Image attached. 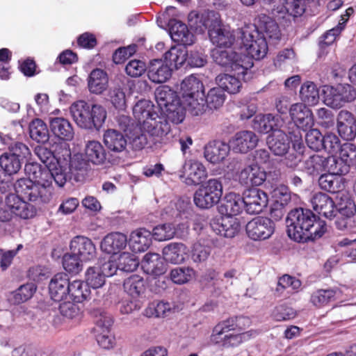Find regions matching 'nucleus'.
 <instances>
[{"label": "nucleus", "instance_id": "680f3d73", "mask_svg": "<svg viewBox=\"0 0 356 356\" xmlns=\"http://www.w3.org/2000/svg\"><path fill=\"white\" fill-rule=\"evenodd\" d=\"M207 106L211 109H218L225 102V95L223 89L219 87L211 88L205 97Z\"/></svg>", "mask_w": 356, "mask_h": 356}, {"label": "nucleus", "instance_id": "a18cd8bd", "mask_svg": "<svg viewBox=\"0 0 356 356\" xmlns=\"http://www.w3.org/2000/svg\"><path fill=\"white\" fill-rule=\"evenodd\" d=\"M181 97L200 95L202 97L204 86L202 83L195 76L185 78L181 83Z\"/></svg>", "mask_w": 356, "mask_h": 356}, {"label": "nucleus", "instance_id": "58836bf2", "mask_svg": "<svg viewBox=\"0 0 356 356\" xmlns=\"http://www.w3.org/2000/svg\"><path fill=\"white\" fill-rule=\"evenodd\" d=\"M186 248L181 243H171L163 249V259L173 264H181L184 261Z\"/></svg>", "mask_w": 356, "mask_h": 356}, {"label": "nucleus", "instance_id": "774afa93", "mask_svg": "<svg viewBox=\"0 0 356 356\" xmlns=\"http://www.w3.org/2000/svg\"><path fill=\"white\" fill-rule=\"evenodd\" d=\"M205 15L206 10L202 13L195 10L191 11L188 16V22L191 29L197 33H203L206 31L204 25Z\"/></svg>", "mask_w": 356, "mask_h": 356}, {"label": "nucleus", "instance_id": "f704fd0d", "mask_svg": "<svg viewBox=\"0 0 356 356\" xmlns=\"http://www.w3.org/2000/svg\"><path fill=\"white\" fill-rule=\"evenodd\" d=\"M108 78L106 72L97 68L93 70L88 78V87L90 92L102 94L108 87Z\"/></svg>", "mask_w": 356, "mask_h": 356}, {"label": "nucleus", "instance_id": "7c9ffc66", "mask_svg": "<svg viewBox=\"0 0 356 356\" xmlns=\"http://www.w3.org/2000/svg\"><path fill=\"white\" fill-rule=\"evenodd\" d=\"M133 114L138 120L140 127H144V124L150 119L157 118L159 115L155 111L154 105L147 99L138 101L133 108Z\"/></svg>", "mask_w": 356, "mask_h": 356}, {"label": "nucleus", "instance_id": "f257e3e1", "mask_svg": "<svg viewBox=\"0 0 356 356\" xmlns=\"http://www.w3.org/2000/svg\"><path fill=\"white\" fill-rule=\"evenodd\" d=\"M280 31L276 22L266 14H259L254 19L252 31L250 28L237 31V36L241 40L240 46L244 49L242 52L251 60L263 58L268 51L267 39L270 41H278L280 39Z\"/></svg>", "mask_w": 356, "mask_h": 356}, {"label": "nucleus", "instance_id": "cd10ccee", "mask_svg": "<svg viewBox=\"0 0 356 356\" xmlns=\"http://www.w3.org/2000/svg\"><path fill=\"white\" fill-rule=\"evenodd\" d=\"M152 238V232L145 228H140L131 233L129 243L132 251L142 252L149 248Z\"/></svg>", "mask_w": 356, "mask_h": 356}, {"label": "nucleus", "instance_id": "f03ea898", "mask_svg": "<svg viewBox=\"0 0 356 356\" xmlns=\"http://www.w3.org/2000/svg\"><path fill=\"white\" fill-rule=\"evenodd\" d=\"M286 223L289 237L297 242L316 240L327 231L325 221L321 220L310 209L301 207L288 213Z\"/></svg>", "mask_w": 356, "mask_h": 356}, {"label": "nucleus", "instance_id": "e433bc0d", "mask_svg": "<svg viewBox=\"0 0 356 356\" xmlns=\"http://www.w3.org/2000/svg\"><path fill=\"white\" fill-rule=\"evenodd\" d=\"M88 168L89 164L88 161L80 154H74L72 156V160L67 165V170L76 182L83 181Z\"/></svg>", "mask_w": 356, "mask_h": 356}, {"label": "nucleus", "instance_id": "393cba45", "mask_svg": "<svg viewBox=\"0 0 356 356\" xmlns=\"http://www.w3.org/2000/svg\"><path fill=\"white\" fill-rule=\"evenodd\" d=\"M127 241L125 234L121 232H111L102 239L101 250L110 254H116L126 248Z\"/></svg>", "mask_w": 356, "mask_h": 356}, {"label": "nucleus", "instance_id": "de8ad7c7", "mask_svg": "<svg viewBox=\"0 0 356 356\" xmlns=\"http://www.w3.org/2000/svg\"><path fill=\"white\" fill-rule=\"evenodd\" d=\"M300 97L304 104L314 106L319 101L318 90L314 82H305L300 90Z\"/></svg>", "mask_w": 356, "mask_h": 356}, {"label": "nucleus", "instance_id": "7ed1b4c3", "mask_svg": "<svg viewBox=\"0 0 356 356\" xmlns=\"http://www.w3.org/2000/svg\"><path fill=\"white\" fill-rule=\"evenodd\" d=\"M72 118L81 128L99 130L106 118V109L101 105L90 106L85 101H77L70 107Z\"/></svg>", "mask_w": 356, "mask_h": 356}, {"label": "nucleus", "instance_id": "338daca9", "mask_svg": "<svg viewBox=\"0 0 356 356\" xmlns=\"http://www.w3.org/2000/svg\"><path fill=\"white\" fill-rule=\"evenodd\" d=\"M36 291L35 284L31 282L20 286L13 294L15 303L19 304L29 300Z\"/></svg>", "mask_w": 356, "mask_h": 356}, {"label": "nucleus", "instance_id": "09e8293b", "mask_svg": "<svg viewBox=\"0 0 356 356\" xmlns=\"http://www.w3.org/2000/svg\"><path fill=\"white\" fill-rule=\"evenodd\" d=\"M90 295V290L86 283L81 280L70 282L69 293L72 299L76 302H82Z\"/></svg>", "mask_w": 356, "mask_h": 356}, {"label": "nucleus", "instance_id": "aec40b11", "mask_svg": "<svg viewBox=\"0 0 356 356\" xmlns=\"http://www.w3.org/2000/svg\"><path fill=\"white\" fill-rule=\"evenodd\" d=\"M289 135L282 129H275L266 138V143L273 154L283 156L290 148Z\"/></svg>", "mask_w": 356, "mask_h": 356}, {"label": "nucleus", "instance_id": "ddd939ff", "mask_svg": "<svg viewBox=\"0 0 356 356\" xmlns=\"http://www.w3.org/2000/svg\"><path fill=\"white\" fill-rule=\"evenodd\" d=\"M259 142L258 136L253 131L243 130L236 132L229 140V146L236 153L246 154L255 148Z\"/></svg>", "mask_w": 356, "mask_h": 356}, {"label": "nucleus", "instance_id": "a878e982", "mask_svg": "<svg viewBox=\"0 0 356 356\" xmlns=\"http://www.w3.org/2000/svg\"><path fill=\"white\" fill-rule=\"evenodd\" d=\"M70 281L64 273L54 275L49 284V294L52 300L60 302L67 298L69 293Z\"/></svg>", "mask_w": 356, "mask_h": 356}, {"label": "nucleus", "instance_id": "0eeeda50", "mask_svg": "<svg viewBox=\"0 0 356 356\" xmlns=\"http://www.w3.org/2000/svg\"><path fill=\"white\" fill-rule=\"evenodd\" d=\"M323 92L324 103L333 108H339L356 98V90L349 84H339L336 87L326 86Z\"/></svg>", "mask_w": 356, "mask_h": 356}, {"label": "nucleus", "instance_id": "72a5a7b5", "mask_svg": "<svg viewBox=\"0 0 356 356\" xmlns=\"http://www.w3.org/2000/svg\"><path fill=\"white\" fill-rule=\"evenodd\" d=\"M209 38L218 48H229L236 41V33L234 31L222 26L216 31H211Z\"/></svg>", "mask_w": 356, "mask_h": 356}, {"label": "nucleus", "instance_id": "4d7b16f0", "mask_svg": "<svg viewBox=\"0 0 356 356\" xmlns=\"http://www.w3.org/2000/svg\"><path fill=\"white\" fill-rule=\"evenodd\" d=\"M195 271L191 267H177L171 270L170 279L177 284H183L191 280Z\"/></svg>", "mask_w": 356, "mask_h": 356}, {"label": "nucleus", "instance_id": "c9c22d12", "mask_svg": "<svg viewBox=\"0 0 356 356\" xmlns=\"http://www.w3.org/2000/svg\"><path fill=\"white\" fill-rule=\"evenodd\" d=\"M155 99L159 106L162 110H165L170 107V106L180 102L176 92L168 86H161L156 89Z\"/></svg>", "mask_w": 356, "mask_h": 356}, {"label": "nucleus", "instance_id": "69168bd1", "mask_svg": "<svg viewBox=\"0 0 356 356\" xmlns=\"http://www.w3.org/2000/svg\"><path fill=\"white\" fill-rule=\"evenodd\" d=\"M83 261V259H81L80 257L71 252V253H67L63 256V266L66 271L76 274L82 270Z\"/></svg>", "mask_w": 356, "mask_h": 356}, {"label": "nucleus", "instance_id": "412c9836", "mask_svg": "<svg viewBox=\"0 0 356 356\" xmlns=\"http://www.w3.org/2000/svg\"><path fill=\"white\" fill-rule=\"evenodd\" d=\"M230 146L221 140H212L204 147L205 159L211 163L216 164L222 161L228 155Z\"/></svg>", "mask_w": 356, "mask_h": 356}, {"label": "nucleus", "instance_id": "bf43d9fd", "mask_svg": "<svg viewBox=\"0 0 356 356\" xmlns=\"http://www.w3.org/2000/svg\"><path fill=\"white\" fill-rule=\"evenodd\" d=\"M96 332H109L113 323V317L105 311L97 309L94 312Z\"/></svg>", "mask_w": 356, "mask_h": 356}, {"label": "nucleus", "instance_id": "1a4fd4ad", "mask_svg": "<svg viewBox=\"0 0 356 356\" xmlns=\"http://www.w3.org/2000/svg\"><path fill=\"white\" fill-rule=\"evenodd\" d=\"M289 111L293 123L289 124L288 130H295V127H297L306 131L314 124L313 113L305 104H293Z\"/></svg>", "mask_w": 356, "mask_h": 356}, {"label": "nucleus", "instance_id": "f3484780", "mask_svg": "<svg viewBox=\"0 0 356 356\" xmlns=\"http://www.w3.org/2000/svg\"><path fill=\"white\" fill-rule=\"evenodd\" d=\"M238 180L243 186H260L266 179V174L257 163L244 167L237 175Z\"/></svg>", "mask_w": 356, "mask_h": 356}, {"label": "nucleus", "instance_id": "0e129e2a", "mask_svg": "<svg viewBox=\"0 0 356 356\" xmlns=\"http://www.w3.org/2000/svg\"><path fill=\"white\" fill-rule=\"evenodd\" d=\"M137 257L129 252H122L118 258L119 270L124 272H133L138 266Z\"/></svg>", "mask_w": 356, "mask_h": 356}, {"label": "nucleus", "instance_id": "6ab92c4d", "mask_svg": "<svg viewBox=\"0 0 356 356\" xmlns=\"http://www.w3.org/2000/svg\"><path fill=\"white\" fill-rule=\"evenodd\" d=\"M310 202L314 210L325 218L331 220L337 216V208L332 198L328 195L316 193L313 195Z\"/></svg>", "mask_w": 356, "mask_h": 356}, {"label": "nucleus", "instance_id": "a211bd4d", "mask_svg": "<svg viewBox=\"0 0 356 356\" xmlns=\"http://www.w3.org/2000/svg\"><path fill=\"white\" fill-rule=\"evenodd\" d=\"M70 250L83 261H90L97 255V249L93 242L83 236H76L72 239Z\"/></svg>", "mask_w": 356, "mask_h": 356}, {"label": "nucleus", "instance_id": "423d86ee", "mask_svg": "<svg viewBox=\"0 0 356 356\" xmlns=\"http://www.w3.org/2000/svg\"><path fill=\"white\" fill-rule=\"evenodd\" d=\"M222 195V185L217 179L203 183L194 194V202L200 209H209L218 204Z\"/></svg>", "mask_w": 356, "mask_h": 356}, {"label": "nucleus", "instance_id": "2eb2a0df", "mask_svg": "<svg viewBox=\"0 0 356 356\" xmlns=\"http://www.w3.org/2000/svg\"><path fill=\"white\" fill-rule=\"evenodd\" d=\"M339 135L345 140H353L356 137V118L347 110H341L337 117Z\"/></svg>", "mask_w": 356, "mask_h": 356}, {"label": "nucleus", "instance_id": "864d4df0", "mask_svg": "<svg viewBox=\"0 0 356 356\" xmlns=\"http://www.w3.org/2000/svg\"><path fill=\"white\" fill-rule=\"evenodd\" d=\"M146 134L143 127H136L135 129L127 136L129 140V145L133 150H141L147 145L148 138Z\"/></svg>", "mask_w": 356, "mask_h": 356}, {"label": "nucleus", "instance_id": "79ce46f5", "mask_svg": "<svg viewBox=\"0 0 356 356\" xmlns=\"http://www.w3.org/2000/svg\"><path fill=\"white\" fill-rule=\"evenodd\" d=\"M343 179L341 177L328 173L323 174L318 178L319 187L327 192L336 193L344 188Z\"/></svg>", "mask_w": 356, "mask_h": 356}, {"label": "nucleus", "instance_id": "4c0bfd02", "mask_svg": "<svg viewBox=\"0 0 356 356\" xmlns=\"http://www.w3.org/2000/svg\"><path fill=\"white\" fill-rule=\"evenodd\" d=\"M204 92H202V97L200 95L184 96L181 97V104L184 105L186 111H188L193 115H202L206 109L207 104L205 101Z\"/></svg>", "mask_w": 356, "mask_h": 356}, {"label": "nucleus", "instance_id": "6e6552de", "mask_svg": "<svg viewBox=\"0 0 356 356\" xmlns=\"http://www.w3.org/2000/svg\"><path fill=\"white\" fill-rule=\"evenodd\" d=\"M189 225L187 222H165L154 227L152 231L153 238L165 241L173 238L184 239L188 234Z\"/></svg>", "mask_w": 356, "mask_h": 356}, {"label": "nucleus", "instance_id": "dca6fc26", "mask_svg": "<svg viewBox=\"0 0 356 356\" xmlns=\"http://www.w3.org/2000/svg\"><path fill=\"white\" fill-rule=\"evenodd\" d=\"M26 200L17 193L10 194L6 197V203L14 214L23 219H29L35 216L36 209Z\"/></svg>", "mask_w": 356, "mask_h": 356}, {"label": "nucleus", "instance_id": "39448f33", "mask_svg": "<svg viewBox=\"0 0 356 356\" xmlns=\"http://www.w3.org/2000/svg\"><path fill=\"white\" fill-rule=\"evenodd\" d=\"M14 188L17 194L35 204L47 203L51 198L52 193L47 184H38L31 179H17L14 184Z\"/></svg>", "mask_w": 356, "mask_h": 356}, {"label": "nucleus", "instance_id": "e2e57ef3", "mask_svg": "<svg viewBox=\"0 0 356 356\" xmlns=\"http://www.w3.org/2000/svg\"><path fill=\"white\" fill-rule=\"evenodd\" d=\"M328 171L340 177L341 175L347 174L350 170V167L343 160L340 158L330 157L326 161Z\"/></svg>", "mask_w": 356, "mask_h": 356}, {"label": "nucleus", "instance_id": "4468645a", "mask_svg": "<svg viewBox=\"0 0 356 356\" xmlns=\"http://www.w3.org/2000/svg\"><path fill=\"white\" fill-rule=\"evenodd\" d=\"M244 207L250 214H258L263 211L268 204V195L261 189L250 188L243 193Z\"/></svg>", "mask_w": 356, "mask_h": 356}, {"label": "nucleus", "instance_id": "9d476101", "mask_svg": "<svg viewBox=\"0 0 356 356\" xmlns=\"http://www.w3.org/2000/svg\"><path fill=\"white\" fill-rule=\"evenodd\" d=\"M248 236L253 241H264L269 238L275 231L273 221L266 217H256L245 226Z\"/></svg>", "mask_w": 356, "mask_h": 356}, {"label": "nucleus", "instance_id": "c03bdc74", "mask_svg": "<svg viewBox=\"0 0 356 356\" xmlns=\"http://www.w3.org/2000/svg\"><path fill=\"white\" fill-rule=\"evenodd\" d=\"M24 171L26 175L29 176L28 179H31L33 181H37L38 184H44L48 181L47 178H50V170L46 168H42L37 163H28L24 166Z\"/></svg>", "mask_w": 356, "mask_h": 356}, {"label": "nucleus", "instance_id": "603ef678", "mask_svg": "<svg viewBox=\"0 0 356 356\" xmlns=\"http://www.w3.org/2000/svg\"><path fill=\"white\" fill-rule=\"evenodd\" d=\"M234 73V75L223 74L218 76L219 88L223 89V92H228L230 94H236L239 92L241 87V83L239 80L240 78L243 79L242 76H238Z\"/></svg>", "mask_w": 356, "mask_h": 356}, {"label": "nucleus", "instance_id": "473e14b6", "mask_svg": "<svg viewBox=\"0 0 356 356\" xmlns=\"http://www.w3.org/2000/svg\"><path fill=\"white\" fill-rule=\"evenodd\" d=\"M104 143L108 150L119 153L126 149L127 141L120 131L110 129L104 134Z\"/></svg>", "mask_w": 356, "mask_h": 356}, {"label": "nucleus", "instance_id": "052dcab7", "mask_svg": "<svg viewBox=\"0 0 356 356\" xmlns=\"http://www.w3.org/2000/svg\"><path fill=\"white\" fill-rule=\"evenodd\" d=\"M325 157L314 154L305 161L304 168L308 174L317 175L325 169Z\"/></svg>", "mask_w": 356, "mask_h": 356}, {"label": "nucleus", "instance_id": "8fccbe9b", "mask_svg": "<svg viewBox=\"0 0 356 356\" xmlns=\"http://www.w3.org/2000/svg\"><path fill=\"white\" fill-rule=\"evenodd\" d=\"M276 126L275 117L272 114L258 115L253 120V128L260 133L273 132L277 129Z\"/></svg>", "mask_w": 356, "mask_h": 356}, {"label": "nucleus", "instance_id": "6e6d98bb", "mask_svg": "<svg viewBox=\"0 0 356 356\" xmlns=\"http://www.w3.org/2000/svg\"><path fill=\"white\" fill-rule=\"evenodd\" d=\"M22 162L19 159L10 155L7 152L0 156V166L3 171L13 175L18 172L22 167Z\"/></svg>", "mask_w": 356, "mask_h": 356}, {"label": "nucleus", "instance_id": "a19ab883", "mask_svg": "<svg viewBox=\"0 0 356 356\" xmlns=\"http://www.w3.org/2000/svg\"><path fill=\"white\" fill-rule=\"evenodd\" d=\"M188 51L186 47L177 45L172 47L165 53V62L173 65L176 69L181 67L187 60Z\"/></svg>", "mask_w": 356, "mask_h": 356}, {"label": "nucleus", "instance_id": "9b49d317", "mask_svg": "<svg viewBox=\"0 0 356 356\" xmlns=\"http://www.w3.org/2000/svg\"><path fill=\"white\" fill-rule=\"evenodd\" d=\"M143 130L149 135L154 144L161 143L170 133L171 127L164 115L150 119L144 124Z\"/></svg>", "mask_w": 356, "mask_h": 356}, {"label": "nucleus", "instance_id": "37998d69", "mask_svg": "<svg viewBox=\"0 0 356 356\" xmlns=\"http://www.w3.org/2000/svg\"><path fill=\"white\" fill-rule=\"evenodd\" d=\"M49 170L51 177L48 178V181H45V184H48V188L51 193L53 192V181L58 187H63L68 179H73L67 170V167L63 168V166L54 165L49 168Z\"/></svg>", "mask_w": 356, "mask_h": 356}, {"label": "nucleus", "instance_id": "f8f14e48", "mask_svg": "<svg viewBox=\"0 0 356 356\" xmlns=\"http://www.w3.org/2000/svg\"><path fill=\"white\" fill-rule=\"evenodd\" d=\"M250 319L246 316H235L222 321L218 323L213 329L211 335V341L214 343H218L220 335H224L231 330L241 331L249 327Z\"/></svg>", "mask_w": 356, "mask_h": 356}, {"label": "nucleus", "instance_id": "49530a36", "mask_svg": "<svg viewBox=\"0 0 356 356\" xmlns=\"http://www.w3.org/2000/svg\"><path fill=\"white\" fill-rule=\"evenodd\" d=\"M31 138L38 143H44L49 140V133L47 124L40 119L33 120L29 124Z\"/></svg>", "mask_w": 356, "mask_h": 356}, {"label": "nucleus", "instance_id": "20e7f679", "mask_svg": "<svg viewBox=\"0 0 356 356\" xmlns=\"http://www.w3.org/2000/svg\"><path fill=\"white\" fill-rule=\"evenodd\" d=\"M211 56L216 64L226 70H230L237 76L241 75L245 81L252 78L250 70L253 67V61L245 54H237L230 49L215 48L212 50Z\"/></svg>", "mask_w": 356, "mask_h": 356}, {"label": "nucleus", "instance_id": "ea45409f", "mask_svg": "<svg viewBox=\"0 0 356 356\" xmlns=\"http://www.w3.org/2000/svg\"><path fill=\"white\" fill-rule=\"evenodd\" d=\"M85 155L88 162L95 165L102 164L106 160V151L102 145L96 140L88 142L85 147Z\"/></svg>", "mask_w": 356, "mask_h": 356}, {"label": "nucleus", "instance_id": "5701e85b", "mask_svg": "<svg viewBox=\"0 0 356 356\" xmlns=\"http://www.w3.org/2000/svg\"><path fill=\"white\" fill-rule=\"evenodd\" d=\"M172 68L161 59L152 60L147 69L149 79L156 83L167 81L172 76Z\"/></svg>", "mask_w": 356, "mask_h": 356}, {"label": "nucleus", "instance_id": "b1692460", "mask_svg": "<svg viewBox=\"0 0 356 356\" xmlns=\"http://www.w3.org/2000/svg\"><path fill=\"white\" fill-rule=\"evenodd\" d=\"M211 227L216 234L226 238L235 236L240 230V224L236 219L227 216L213 219L211 222Z\"/></svg>", "mask_w": 356, "mask_h": 356}, {"label": "nucleus", "instance_id": "13d9d810", "mask_svg": "<svg viewBox=\"0 0 356 356\" xmlns=\"http://www.w3.org/2000/svg\"><path fill=\"white\" fill-rule=\"evenodd\" d=\"M99 266H92L86 273V283L88 287L94 289L101 288L105 284V277L100 272Z\"/></svg>", "mask_w": 356, "mask_h": 356}, {"label": "nucleus", "instance_id": "2f4dec72", "mask_svg": "<svg viewBox=\"0 0 356 356\" xmlns=\"http://www.w3.org/2000/svg\"><path fill=\"white\" fill-rule=\"evenodd\" d=\"M171 38L179 45L186 47L194 42V35L187 26L180 21H175L170 29Z\"/></svg>", "mask_w": 356, "mask_h": 356}, {"label": "nucleus", "instance_id": "4be33fe9", "mask_svg": "<svg viewBox=\"0 0 356 356\" xmlns=\"http://www.w3.org/2000/svg\"><path fill=\"white\" fill-rule=\"evenodd\" d=\"M183 175L181 177L186 176L185 183L187 185H197L202 181L207 176L204 166L197 161L190 160L185 162L183 166Z\"/></svg>", "mask_w": 356, "mask_h": 356}, {"label": "nucleus", "instance_id": "c756f323", "mask_svg": "<svg viewBox=\"0 0 356 356\" xmlns=\"http://www.w3.org/2000/svg\"><path fill=\"white\" fill-rule=\"evenodd\" d=\"M244 207L243 197L234 193H230L225 197L223 202L219 207V211L222 215L231 218L238 215Z\"/></svg>", "mask_w": 356, "mask_h": 356}, {"label": "nucleus", "instance_id": "c85d7f7f", "mask_svg": "<svg viewBox=\"0 0 356 356\" xmlns=\"http://www.w3.org/2000/svg\"><path fill=\"white\" fill-rule=\"evenodd\" d=\"M164 261L159 254L149 252L144 256L141 265L145 273L159 276L166 271V264Z\"/></svg>", "mask_w": 356, "mask_h": 356}, {"label": "nucleus", "instance_id": "5fc2aeb1", "mask_svg": "<svg viewBox=\"0 0 356 356\" xmlns=\"http://www.w3.org/2000/svg\"><path fill=\"white\" fill-rule=\"evenodd\" d=\"M335 293L333 289H317L311 294L310 302L316 307H322L334 300Z\"/></svg>", "mask_w": 356, "mask_h": 356}, {"label": "nucleus", "instance_id": "bb28decb", "mask_svg": "<svg viewBox=\"0 0 356 356\" xmlns=\"http://www.w3.org/2000/svg\"><path fill=\"white\" fill-rule=\"evenodd\" d=\"M49 127L55 137L65 141L74 138V131L70 121L64 118H52L49 120Z\"/></svg>", "mask_w": 356, "mask_h": 356}, {"label": "nucleus", "instance_id": "3c124183", "mask_svg": "<svg viewBox=\"0 0 356 356\" xmlns=\"http://www.w3.org/2000/svg\"><path fill=\"white\" fill-rule=\"evenodd\" d=\"M124 290L133 298H137L145 291V281L138 275L127 278L123 284Z\"/></svg>", "mask_w": 356, "mask_h": 356}]
</instances>
